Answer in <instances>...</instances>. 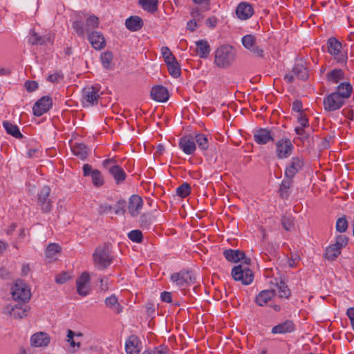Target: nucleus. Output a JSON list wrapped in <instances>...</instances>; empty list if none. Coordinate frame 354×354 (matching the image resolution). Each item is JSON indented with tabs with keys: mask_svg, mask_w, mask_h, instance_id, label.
<instances>
[{
	"mask_svg": "<svg viewBox=\"0 0 354 354\" xmlns=\"http://www.w3.org/2000/svg\"><path fill=\"white\" fill-rule=\"evenodd\" d=\"M99 19L94 15L88 16L85 24L80 19H75L72 22V28L75 33L81 37L87 34V39L91 46L95 50L103 49L106 46V40L103 35L98 31H91L99 26Z\"/></svg>",
	"mask_w": 354,
	"mask_h": 354,
	"instance_id": "nucleus-1",
	"label": "nucleus"
},
{
	"mask_svg": "<svg viewBox=\"0 0 354 354\" xmlns=\"http://www.w3.org/2000/svg\"><path fill=\"white\" fill-rule=\"evenodd\" d=\"M353 90H335L334 92L324 97L323 106L328 112L335 111L341 109L348 99Z\"/></svg>",
	"mask_w": 354,
	"mask_h": 354,
	"instance_id": "nucleus-2",
	"label": "nucleus"
},
{
	"mask_svg": "<svg viewBox=\"0 0 354 354\" xmlns=\"http://www.w3.org/2000/svg\"><path fill=\"white\" fill-rule=\"evenodd\" d=\"M113 261V256L109 243H104L95 248L93 254V261L94 266L99 270L106 269Z\"/></svg>",
	"mask_w": 354,
	"mask_h": 354,
	"instance_id": "nucleus-3",
	"label": "nucleus"
},
{
	"mask_svg": "<svg viewBox=\"0 0 354 354\" xmlns=\"http://www.w3.org/2000/svg\"><path fill=\"white\" fill-rule=\"evenodd\" d=\"M348 45H342L335 37H331L327 40V48L328 53L338 64H346L348 60Z\"/></svg>",
	"mask_w": 354,
	"mask_h": 354,
	"instance_id": "nucleus-4",
	"label": "nucleus"
},
{
	"mask_svg": "<svg viewBox=\"0 0 354 354\" xmlns=\"http://www.w3.org/2000/svg\"><path fill=\"white\" fill-rule=\"evenodd\" d=\"M236 50L230 45H222L215 51L214 63L219 68H227L235 60Z\"/></svg>",
	"mask_w": 354,
	"mask_h": 354,
	"instance_id": "nucleus-5",
	"label": "nucleus"
},
{
	"mask_svg": "<svg viewBox=\"0 0 354 354\" xmlns=\"http://www.w3.org/2000/svg\"><path fill=\"white\" fill-rule=\"evenodd\" d=\"M12 296L18 303L28 302L30 297V290L22 280H17L12 288Z\"/></svg>",
	"mask_w": 354,
	"mask_h": 354,
	"instance_id": "nucleus-6",
	"label": "nucleus"
},
{
	"mask_svg": "<svg viewBox=\"0 0 354 354\" xmlns=\"http://www.w3.org/2000/svg\"><path fill=\"white\" fill-rule=\"evenodd\" d=\"M231 274L235 281H241L243 285L250 284L254 279L252 270L241 264L234 266L232 270Z\"/></svg>",
	"mask_w": 354,
	"mask_h": 354,
	"instance_id": "nucleus-7",
	"label": "nucleus"
},
{
	"mask_svg": "<svg viewBox=\"0 0 354 354\" xmlns=\"http://www.w3.org/2000/svg\"><path fill=\"white\" fill-rule=\"evenodd\" d=\"M326 80L329 84H337L335 88H353L351 82L346 81L344 72L342 69L335 68L326 74Z\"/></svg>",
	"mask_w": 354,
	"mask_h": 354,
	"instance_id": "nucleus-8",
	"label": "nucleus"
},
{
	"mask_svg": "<svg viewBox=\"0 0 354 354\" xmlns=\"http://www.w3.org/2000/svg\"><path fill=\"white\" fill-rule=\"evenodd\" d=\"M276 156L278 159L288 158L292 154L294 146L288 138L278 140L275 143Z\"/></svg>",
	"mask_w": 354,
	"mask_h": 354,
	"instance_id": "nucleus-9",
	"label": "nucleus"
},
{
	"mask_svg": "<svg viewBox=\"0 0 354 354\" xmlns=\"http://www.w3.org/2000/svg\"><path fill=\"white\" fill-rule=\"evenodd\" d=\"M114 158L106 159L103 161V166L109 169V172L113 176L117 184L123 182L127 176L122 167L115 165Z\"/></svg>",
	"mask_w": 354,
	"mask_h": 354,
	"instance_id": "nucleus-10",
	"label": "nucleus"
},
{
	"mask_svg": "<svg viewBox=\"0 0 354 354\" xmlns=\"http://www.w3.org/2000/svg\"><path fill=\"white\" fill-rule=\"evenodd\" d=\"M308 77V72L307 68L304 66L303 61L299 60L297 61L293 68L292 71L286 74L284 77L285 80L288 82H292L294 81L295 78L299 80H305Z\"/></svg>",
	"mask_w": 354,
	"mask_h": 354,
	"instance_id": "nucleus-11",
	"label": "nucleus"
},
{
	"mask_svg": "<svg viewBox=\"0 0 354 354\" xmlns=\"http://www.w3.org/2000/svg\"><path fill=\"white\" fill-rule=\"evenodd\" d=\"M50 188L44 186L37 194V202L44 212H49L52 208V201L50 197Z\"/></svg>",
	"mask_w": 354,
	"mask_h": 354,
	"instance_id": "nucleus-12",
	"label": "nucleus"
},
{
	"mask_svg": "<svg viewBox=\"0 0 354 354\" xmlns=\"http://www.w3.org/2000/svg\"><path fill=\"white\" fill-rule=\"evenodd\" d=\"M52 106L53 99L48 95L43 96L35 103L32 107L33 114L37 117L41 116L48 112Z\"/></svg>",
	"mask_w": 354,
	"mask_h": 354,
	"instance_id": "nucleus-13",
	"label": "nucleus"
},
{
	"mask_svg": "<svg viewBox=\"0 0 354 354\" xmlns=\"http://www.w3.org/2000/svg\"><path fill=\"white\" fill-rule=\"evenodd\" d=\"M30 307L24 304L18 303L15 305H8L4 309V313H8L15 319H22L28 315Z\"/></svg>",
	"mask_w": 354,
	"mask_h": 354,
	"instance_id": "nucleus-14",
	"label": "nucleus"
},
{
	"mask_svg": "<svg viewBox=\"0 0 354 354\" xmlns=\"http://www.w3.org/2000/svg\"><path fill=\"white\" fill-rule=\"evenodd\" d=\"M304 160L301 157H292L285 169L284 175L286 178H293L302 169Z\"/></svg>",
	"mask_w": 354,
	"mask_h": 354,
	"instance_id": "nucleus-15",
	"label": "nucleus"
},
{
	"mask_svg": "<svg viewBox=\"0 0 354 354\" xmlns=\"http://www.w3.org/2000/svg\"><path fill=\"white\" fill-rule=\"evenodd\" d=\"M243 46L254 55L259 57H262L263 55V50L259 46L255 45L256 38L252 35H246L242 37L241 39Z\"/></svg>",
	"mask_w": 354,
	"mask_h": 354,
	"instance_id": "nucleus-16",
	"label": "nucleus"
},
{
	"mask_svg": "<svg viewBox=\"0 0 354 354\" xmlns=\"http://www.w3.org/2000/svg\"><path fill=\"white\" fill-rule=\"evenodd\" d=\"M100 90H82V102L84 107L93 106L97 104L100 95L103 93H99Z\"/></svg>",
	"mask_w": 354,
	"mask_h": 354,
	"instance_id": "nucleus-17",
	"label": "nucleus"
},
{
	"mask_svg": "<svg viewBox=\"0 0 354 354\" xmlns=\"http://www.w3.org/2000/svg\"><path fill=\"white\" fill-rule=\"evenodd\" d=\"M254 140L259 145H266L274 141V133L272 129L260 128L254 132Z\"/></svg>",
	"mask_w": 354,
	"mask_h": 354,
	"instance_id": "nucleus-18",
	"label": "nucleus"
},
{
	"mask_svg": "<svg viewBox=\"0 0 354 354\" xmlns=\"http://www.w3.org/2000/svg\"><path fill=\"white\" fill-rule=\"evenodd\" d=\"M171 280L176 283L179 286H184L185 285L193 283L195 278L191 272L180 271L171 274Z\"/></svg>",
	"mask_w": 354,
	"mask_h": 354,
	"instance_id": "nucleus-19",
	"label": "nucleus"
},
{
	"mask_svg": "<svg viewBox=\"0 0 354 354\" xmlns=\"http://www.w3.org/2000/svg\"><path fill=\"white\" fill-rule=\"evenodd\" d=\"M141 342L134 335H130L125 342V349L128 354H139L141 350Z\"/></svg>",
	"mask_w": 354,
	"mask_h": 354,
	"instance_id": "nucleus-20",
	"label": "nucleus"
},
{
	"mask_svg": "<svg viewBox=\"0 0 354 354\" xmlns=\"http://www.w3.org/2000/svg\"><path fill=\"white\" fill-rule=\"evenodd\" d=\"M143 205L142 199L138 195H132L129 201L128 209L133 217L137 216Z\"/></svg>",
	"mask_w": 354,
	"mask_h": 354,
	"instance_id": "nucleus-21",
	"label": "nucleus"
},
{
	"mask_svg": "<svg viewBox=\"0 0 354 354\" xmlns=\"http://www.w3.org/2000/svg\"><path fill=\"white\" fill-rule=\"evenodd\" d=\"M179 147L183 151L188 155L193 154L196 146L192 136H183L179 140Z\"/></svg>",
	"mask_w": 354,
	"mask_h": 354,
	"instance_id": "nucleus-22",
	"label": "nucleus"
},
{
	"mask_svg": "<svg viewBox=\"0 0 354 354\" xmlns=\"http://www.w3.org/2000/svg\"><path fill=\"white\" fill-rule=\"evenodd\" d=\"M254 10L252 6L248 3H240L236 10V14L239 19L245 20L252 16Z\"/></svg>",
	"mask_w": 354,
	"mask_h": 354,
	"instance_id": "nucleus-23",
	"label": "nucleus"
},
{
	"mask_svg": "<svg viewBox=\"0 0 354 354\" xmlns=\"http://www.w3.org/2000/svg\"><path fill=\"white\" fill-rule=\"evenodd\" d=\"M275 295L276 291L274 289L262 290L256 296V304L260 306H263Z\"/></svg>",
	"mask_w": 354,
	"mask_h": 354,
	"instance_id": "nucleus-24",
	"label": "nucleus"
},
{
	"mask_svg": "<svg viewBox=\"0 0 354 354\" xmlns=\"http://www.w3.org/2000/svg\"><path fill=\"white\" fill-rule=\"evenodd\" d=\"M295 329V324L291 320H286L285 322L276 325L272 328L273 334H283L293 332Z\"/></svg>",
	"mask_w": 354,
	"mask_h": 354,
	"instance_id": "nucleus-25",
	"label": "nucleus"
},
{
	"mask_svg": "<svg viewBox=\"0 0 354 354\" xmlns=\"http://www.w3.org/2000/svg\"><path fill=\"white\" fill-rule=\"evenodd\" d=\"M49 342V336L43 332L34 334L30 339L31 345L36 347L46 346Z\"/></svg>",
	"mask_w": 354,
	"mask_h": 354,
	"instance_id": "nucleus-26",
	"label": "nucleus"
},
{
	"mask_svg": "<svg viewBox=\"0 0 354 354\" xmlns=\"http://www.w3.org/2000/svg\"><path fill=\"white\" fill-rule=\"evenodd\" d=\"M125 26L131 31H138L143 26V21L138 16H131L126 19Z\"/></svg>",
	"mask_w": 354,
	"mask_h": 354,
	"instance_id": "nucleus-27",
	"label": "nucleus"
},
{
	"mask_svg": "<svg viewBox=\"0 0 354 354\" xmlns=\"http://www.w3.org/2000/svg\"><path fill=\"white\" fill-rule=\"evenodd\" d=\"M196 51L201 58H207L209 56L211 48L207 40H198L196 41Z\"/></svg>",
	"mask_w": 354,
	"mask_h": 354,
	"instance_id": "nucleus-28",
	"label": "nucleus"
},
{
	"mask_svg": "<svg viewBox=\"0 0 354 354\" xmlns=\"http://www.w3.org/2000/svg\"><path fill=\"white\" fill-rule=\"evenodd\" d=\"M73 154L79 157L81 160H85L88 154V149L84 143H74L71 145Z\"/></svg>",
	"mask_w": 354,
	"mask_h": 354,
	"instance_id": "nucleus-29",
	"label": "nucleus"
},
{
	"mask_svg": "<svg viewBox=\"0 0 354 354\" xmlns=\"http://www.w3.org/2000/svg\"><path fill=\"white\" fill-rule=\"evenodd\" d=\"M225 258L230 262L236 263L245 257V253L239 250H225L223 252Z\"/></svg>",
	"mask_w": 354,
	"mask_h": 354,
	"instance_id": "nucleus-30",
	"label": "nucleus"
},
{
	"mask_svg": "<svg viewBox=\"0 0 354 354\" xmlns=\"http://www.w3.org/2000/svg\"><path fill=\"white\" fill-rule=\"evenodd\" d=\"M104 303L107 307L115 313L119 314L122 312L123 308L119 304L118 299L115 295H111L110 297H106Z\"/></svg>",
	"mask_w": 354,
	"mask_h": 354,
	"instance_id": "nucleus-31",
	"label": "nucleus"
},
{
	"mask_svg": "<svg viewBox=\"0 0 354 354\" xmlns=\"http://www.w3.org/2000/svg\"><path fill=\"white\" fill-rule=\"evenodd\" d=\"M168 90H150L151 98L158 102H165L169 98Z\"/></svg>",
	"mask_w": 354,
	"mask_h": 354,
	"instance_id": "nucleus-32",
	"label": "nucleus"
},
{
	"mask_svg": "<svg viewBox=\"0 0 354 354\" xmlns=\"http://www.w3.org/2000/svg\"><path fill=\"white\" fill-rule=\"evenodd\" d=\"M3 126L7 133L12 136L13 137L18 139H21L24 137L22 133L20 132L18 126L13 124L8 121H3Z\"/></svg>",
	"mask_w": 354,
	"mask_h": 354,
	"instance_id": "nucleus-33",
	"label": "nucleus"
},
{
	"mask_svg": "<svg viewBox=\"0 0 354 354\" xmlns=\"http://www.w3.org/2000/svg\"><path fill=\"white\" fill-rule=\"evenodd\" d=\"M292 179L286 178L282 180L281 183L279 186V192L280 196L282 198H288L290 196V193L288 192L289 189L292 186Z\"/></svg>",
	"mask_w": 354,
	"mask_h": 354,
	"instance_id": "nucleus-34",
	"label": "nucleus"
},
{
	"mask_svg": "<svg viewBox=\"0 0 354 354\" xmlns=\"http://www.w3.org/2000/svg\"><path fill=\"white\" fill-rule=\"evenodd\" d=\"M275 281V285L278 290L279 297L280 298L288 299L291 295V292L287 284L282 280L279 282L276 279Z\"/></svg>",
	"mask_w": 354,
	"mask_h": 354,
	"instance_id": "nucleus-35",
	"label": "nucleus"
},
{
	"mask_svg": "<svg viewBox=\"0 0 354 354\" xmlns=\"http://www.w3.org/2000/svg\"><path fill=\"white\" fill-rule=\"evenodd\" d=\"M340 254L341 250L339 248L332 244L326 248L324 253V257L329 261H334Z\"/></svg>",
	"mask_w": 354,
	"mask_h": 354,
	"instance_id": "nucleus-36",
	"label": "nucleus"
},
{
	"mask_svg": "<svg viewBox=\"0 0 354 354\" xmlns=\"http://www.w3.org/2000/svg\"><path fill=\"white\" fill-rule=\"evenodd\" d=\"M139 4L143 10L153 13L158 10V0H139Z\"/></svg>",
	"mask_w": 354,
	"mask_h": 354,
	"instance_id": "nucleus-37",
	"label": "nucleus"
},
{
	"mask_svg": "<svg viewBox=\"0 0 354 354\" xmlns=\"http://www.w3.org/2000/svg\"><path fill=\"white\" fill-rule=\"evenodd\" d=\"M50 41V37H42L35 31H32L29 37V43L32 45H44Z\"/></svg>",
	"mask_w": 354,
	"mask_h": 354,
	"instance_id": "nucleus-38",
	"label": "nucleus"
},
{
	"mask_svg": "<svg viewBox=\"0 0 354 354\" xmlns=\"http://www.w3.org/2000/svg\"><path fill=\"white\" fill-rule=\"evenodd\" d=\"M101 62L106 69L112 68L113 54L111 51H105L101 54Z\"/></svg>",
	"mask_w": 354,
	"mask_h": 354,
	"instance_id": "nucleus-39",
	"label": "nucleus"
},
{
	"mask_svg": "<svg viewBox=\"0 0 354 354\" xmlns=\"http://www.w3.org/2000/svg\"><path fill=\"white\" fill-rule=\"evenodd\" d=\"M194 139L196 142L197 143L198 147L201 150H206L209 147L208 139L207 138L203 133H197L196 134Z\"/></svg>",
	"mask_w": 354,
	"mask_h": 354,
	"instance_id": "nucleus-40",
	"label": "nucleus"
},
{
	"mask_svg": "<svg viewBox=\"0 0 354 354\" xmlns=\"http://www.w3.org/2000/svg\"><path fill=\"white\" fill-rule=\"evenodd\" d=\"M153 218L150 214H143L140 218V225L144 230H149L152 224Z\"/></svg>",
	"mask_w": 354,
	"mask_h": 354,
	"instance_id": "nucleus-41",
	"label": "nucleus"
},
{
	"mask_svg": "<svg viewBox=\"0 0 354 354\" xmlns=\"http://www.w3.org/2000/svg\"><path fill=\"white\" fill-rule=\"evenodd\" d=\"M142 354H169V348L167 346L160 345L153 349L145 351Z\"/></svg>",
	"mask_w": 354,
	"mask_h": 354,
	"instance_id": "nucleus-42",
	"label": "nucleus"
},
{
	"mask_svg": "<svg viewBox=\"0 0 354 354\" xmlns=\"http://www.w3.org/2000/svg\"><path fill=\"white\" fill-rule=\"evenodd\" d=\"M191 192V187L189 183H184L180 186H179L176 191V194L181 197L185 198L189 195Z\"/></svg>",
	"mask_w": 354,
	"mask_h": 354,
	"instance_id": "nucleus-43",
	"label": "nucleus"
},
{
	"mask_svg": "<svg viewBox=\"0 0 354 354\" xmlns=\"http://www.w3.org/2000/svg\"><path fill=\"white\" fill-rule=\"evenodd\" d=\"M64 74L61 71H56L49 74L46 77V80L52 83L57 84L62 82L64 80Z\"/></svg>",
	"mask_w": 354,
	"mask_h": 354,
	"instance_id": "nucleus-44",
	"label": "nucleus"
},
{
	"mask_svg": "<svg viewBox=\"0 0 354 354\" xmlns=\"http://www.w3.org/2000/svg\"><path fill=\"white\" fill-rule=\"evenodd\" d=\"M91 180L95 187H100L104 184V179L101 172L98 169H94L92 172Z\"/></svg>",
	"mask_w": 354,
	"mask_h": 354,
	"instance_id": "nucleus-45",
	"label": "nucleus"
},
{
	"mask_svg": "<svg viewBox=\"0 0 354 354\" xmlns=\"http://www.w3.org/2000/svg\"><path fill=\"white\" fill-rule=\"evenodd\" d=\"M128 238L133 242L140 243L142 241V233L139 230H133L128 233Z\"/></svg>",
	"mask_w": 354,
	"mask_h": 354,
	"instance_id": "nucleus-46",
	"label": "nucleus"
},
{
	"mask_svg": "<svg viewBox=\"0 0 354 354\" xmlns=\"http://www.w3.org/2000/svg\"><path fill=\"white\" fill-rule=\"evenodd\" d=\"M60 251V246L57 243H50L46 250V257L47 258L53 257Z\"/></svg>",
	"mask_w": 354,
	"mask_h": 354,
	"instance_id": "nucleus-47",
	"label": "nucleus"
},
{
	"mask_svg": "<svg viewBox=\"0 0 354 354\" xmlns=\"http://www.w3.org/2000/svg\"><path fill=\"white\" fill-rule=\"evenodd\" d=\"M281 222L283 227L286 231H291L294 228L293 219L291 216H283Z\"/></svg>",
	"mask_w": 354,
	"mask_h": 354,
	"instance_id": "nucleus-48",
	"label": "nucleus"
},
{
	"mask_svg": "<svg viewBox=\"0 0 354 354\" xmlns=\"http://www.w3.org/2000/svg\"><path fill=\"white\" fill-rule=\"evenodd\" d=\"M336 230L338 232L342 233L348 229V222L345 216L339 218L336 222Z\"/></svg>",
	"mask_w": 354,
	"mask_h": 354,
	"instance_id": "nucleus-49",
	"label": "nucleus"
},
{
	"mask_svg": "<svg viewBox=\"0 0 354 354\" xmlns=\"http://www.w3.org/2000/svg\"><path fill=\"white\" fill-rule=\"evenodd\" d=\"M167 68L170 75L174 77H177L180 75V68L177 61L174 64L169 65Z\"/></svg>",
	"mask_w": 354,
	"mask_h": 354,
	"instance_id": "nucleus-50",
	"label": "nucleus"
},
{
	"mask_svg": "<svg viewBox=\"0 0 354 354\" xmlns=\"http://www.w3.org/2000/svg\"><path fill=\"white\" fill-rule=\"evenodd\" d=\"M90 280V275L88 272H83L76 280L77 286H87Z\"/></svg>",
	"mask_w": 354,
	"mask_h": 354,
	"instance_id": "nucleus-51",
	"label": "nucleus"
},
{
	"mask_svg": "<svg viewBox=\"0 0 354 354\" xmlns=\"http://www.w3.org/2000/svg\"><path fill=\"white\" fill-rule=\"evenodd\" d=\"M348 243V238L344 235H338L336 236L335 243H333L335 246H338L342 250Z\"/></svg>",
	"mask_w": 354,
	"mask_h": 354,
	"instance_id": "nucleus-52",
	"label": "nucleus"
},
{
	"mask_svg": "<svg viewBox=\"0 0 354 354\" xmlns=\"http://www.w3.org/2000/svg\"><path fill=\"white\" fill-rule=\"evenodd\" d=\"M191 17L193 20L197 22L201 21L204 18L203 12L198 8H195L192 10Z\"/></svg>",
	"mask_w": 354,
	"mask_h": 354,
	"instance_id": "nucleus-53",
	"label": "nucleus"
},
{
	"mask_svg": "<svg viewBox=\"0 0 354 354\" xmlns=\"http://www.w3.org/2000/svg\"><path fill=\"white\" fill-rule=\"evenodd\" d=\"M126 201L124 200H120L117 202L116 207L115 208V214H124L126 212Z\"/></svg>",
	"mask_w": 354,
	"mask_h": 354,
	"instance_id": "nucleus-54",
	"label": "nucleus"
},
{
	"mask_svg": "<svg viewBox=\"0 0 354 354\" xmlns=\"http://www.w3.org/2000/svg\"><path fill=\"white\" fill-rule=\"evenodd\" d=\"M75 337V333L72 330H68L67 331V341L70 344L71 347L77 346L80 348L81 346L80 342H76L73 338Z\"/></svg>",
	"mask_w": 354,
	"mask_h": 354,
	"instance_id": "nucleus-55",
	"label": "nucleus"
},
{
	"mask_svg": "<svg viewBox=\"0 0 354 354\" xmlns=\"http://www.w3.org/2000/svg\"><path fill=\"white\" fill-rule=\"evenodd\" d=\"M297 121L301 125L300 127L305 128L309 126L308 119L306 115L300 113L297 118Z\"/></svg>",
	"mask_w": 354,
	"mask_h": 354,
	"instance_id": "nucleus-56",
	"label": "nucleus"
},
{
	"mask_svg": "<svg viewBox=\"0 0 354 354\" xmlns=\"http://www.w3.org/2000/svg\"><path fill=\"white\" fill-rule=\"evenodd\" d=\"M295 131L297 135L300 136V139L302 141L309 137V133H307L303 127H297L295 129Z\"/></svg>",
	"mask_w": 354,
	"mask_h": 354,
	"instance_id": "nucleus-57",
	"label": "nucleus"
},
{
	"mask_svg": "<svg viewBox=\"0 0 354 354\" xmlns=\"http://www.w3.org/2000/svg\"><path fill=\"white\" fill-rule=\"evenodd\" d=\"M113 209V207L107 203H102L99 206L98 212L100 214H107Z\"/></svg>",
	"mask_w": 354,
	"mask_h": 354,
	"instance_id": "nucleus-58",
	"label": "nucleus"
},
{
	"mask_svg": "<svg viewBox=\"0 0 354 354\" xmlns=\"http://www.w3.org/2000/svg\"><path fill=\"white\" fill-rule=\"evenodd\" d=\"M70 279V276L66 272H63L57 275L55 278L56 283L63 284Z\"/></svg>",
	"mask_w": 354,
	"mask_h": 354,
	"instance_id": "nucleus-59",
	"label": "nucleus"
},
{
	"mask_svg": "<svg viewBox=\"0 0 354 354\" xmlns=\"http://www.w3.org/2000/svg\"><path fill=\"white\" fill-rule=\"evenodd\" d=\"M90 288L88 286H77V292L81 296H86L89 293Z\"/></svg>",
	"mask_w": 354,
	"mask_h": 354,
	"instance_id": "nucleus-60",
	"label": "nucleus"
},
{
	"mask_svg": "<svg viewBox=\"0 0 354 354\" xmlns=\"http://www.w3.org/2000/svg\"><path fill=\"white\" fill-rule=\"evenodd\" d=\"M292 110L295 112L301 113L302 102L299 100H295L292 103Z\"/></svg>",
	"mask_w": 354,
	"mask_h": 354,
	"instance_id": "nucleus-61",
	"label": "nucleus"
},
{
	"mask_svg": "<svg viewBox=\"0 0 354 354\" xmlns=\"http://www.w3.org/2000/svg\"><path fill=\"white\" fill-rule=\"evenodd\" d=\"M198 27V22L193 20L192 19H190L187 23V28L191 32H194L197 28Z\"/></svg>",
	"mask_w": 354,
	"mask_h": 354,
	"instance_id": "nucleus-62",
	"label": "nucleus"
},
{
	"mask_svg": "<svg viewBox=\"0 0 354 354\" xmlns=\"http://www.w3.org/2000/svg\"><path fill=\"white\" fill-rule=\"evenodd\" d=\"M160 298L162 301L170 303L172 300L171 293L169 292L164 291L161 293Z\"/></svg>",
	"mask_w": 354,
	"mask_h": 354,
	"instance_id": "nucleus-63",
	"label": "nucleus"
},
{
	"mask_svg": "<svg viewBox=\"0 0 354 354\" xmlns=\"http://www.w3.org/2000/svg\"><path fill=\"white\" fill-rule=\"evenodd\" d=\"M38 83L36 81L27 80L24 84V88H37Z\"/></svg>",
	"mask_w": 354,
	"mask_h": 354,
	"instance_id": "nucleus-64",
	"label": "nucleus"
}]
</instances>
